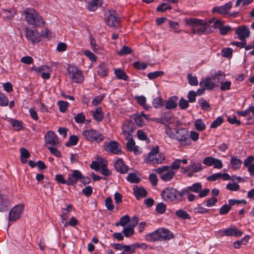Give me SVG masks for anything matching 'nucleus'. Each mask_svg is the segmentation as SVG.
I'll use <instances>...</instances> for the list:
<instances>
[{
	"mask_svg": "<svg viewBox=\"0 0 254 254\" xmlns=\"http://www.w3.org/2000/svg\"><path fill=\"white\" fill-rule=\"evenodd\" d=\"M184 192L187 191L183 190L179 191L172 187H167L161 192L163 199L166 201L181 202L185 200Z\"/></svg>",
	"mask_w": 254,
	"mask_h": 254,
	"instance_id": "nucleus-1",
	"label": "nucleus"
},
{
	"mask_svg": "<svg viewBox=\"0 0 254 254\" xmlns=\"http://www.w3.org/2000/svg\"><path fill=\"white\" fill-rule=\"evenodd\" d=\"M187 23L192 26L191 30L194 34H206L213 32V30L209 27V24L200 19L191 18L187 20Z\"/></svg>",
	"mask_w": 254,
	"mask_h": 254,
	"instance_id": "nucleus-2",
	"label": "nucleus"
},
{
	"mask_svg": "<svg viewBox=\"0 0 254 254\" xmlns=\"http://www.w3.org/2000/svg\"><path fill=\"white\" fill-rule=\"evenodd\" d=\"M25 19L28 23L35 27L44 25V21L41 16L32 8H27L24 11Z\"/></svg>",
	"mask_w": 254,
	"mask_h": 254,
	"instance_id": "nucleus-3",
	"label": "nucleus"
},
{
	"mask_svg": "<svg viewBox=\"0 0 254 254\" xmlns=\"http://www.w3.org/2000/svg\"><path fill=\"white\" fill-rule=\"evenodd\" d=\"M82 135L85 138L90 142L99 143L102 142L104 138V136L98 131L94 129H87L82 132Z\"/></svg>",
	"mask_w": 254,
	"mask_h": 254,
	"instance_id": "nucleus-4",
	"label": "nucleus"
},
{
	"mask_svg": "<svg viewBox=\"0 0 254 254\" xmlns=\"http://www.w3.org/2000/svg\"><path fill=\"white\" fill-rule=\"evenodd\" d=\"M175 139H177L180 143L184 146L190 144L191 140L189 137V131L185 128L176 129Z\"/></svg>",
	"mask_w": 254,
	"mask_h": 254,
	"instance_id": "nucleus-5",
	"label": "nucleus"
},
{
	"mask_svg": "<svg viewBox=\"0 0 254 254\" xmlns=\"http://www.w3.org/2000/svg\"><path fill=\"white\" fill-rule=\"evenodd\" d=\"M159 153V147L156 146L153 148L148 154L147 161L150 164H160L165 160V156L163 154H160L157 157Z\"/></svg>",
	"mask_w": 254,
	"mask_h": 254,
	"instance_id": "nucleus-6",
	"label": "nucleus"
},
{
	"mask_svg": "<svg viewBox=\"0 0 254 254\" xmlns=\"http://www.w3.org/2000/svg\"><path fill=\"white\" fill-rule=\"evenodd\" d=\"M106 22L111 27H118L119 26L120 18L116 11L112 9L108 10Z\"/></svg>",
	"mask_w": 254,
	"mask_h": 254,
	"instance_id": "nucleus-7",
	"label": "nucleus"
},
{
	"mask_svg": "<svg viewBox=\"0 0 254 254\" xmlns=\"http://www.w3.org/2000/svg\"><path fill=\"white\" fill-rule=\"evenodd\" d=\"M68 72L71 80L76 83H81L84 76L81 70L74 66L70 65L68 68Z\"/></svg>",
	"mask_w": 254,
	"mask_h": 254,
	"instance_id": "nucleus-8",
	"label": "nucleus"
},
{
	"mask_svg": "<svg viewBox=\"0 0 254 254\" xmlns=\"http://www.w3.org/2000/svg\"><path fill=\"white\" fill-rule=\"evenodd\" d=\"M104 149L115 154H119L121 153V146L119 143L116 141H110L106 142L104 145Z\"/></svg>",
	"mask_w": 254,
	"mask_h": 254,
	"instance_id": "nucleus-9",
	"label": "nucleus"
},
{
	"mask_svg": "<svg viewBox=\"0 0 254 254\" xmlns=\"http://www.w3.org/2000/svg\"><path fill=\"white\" fill-rule=\"evenodd\" d=\"M25 31L26 37L32 43H38L41 41V35L37 30L25 28Z\"/></svg>",
	"mask_w": 254,
	"mask_h": 254,
	"instance_id": "nucleus-10",
	"label": "nucleus"
},
{
	"mask_svg": "<svg viewBox=\"0 0 254 254\" xmlns=\"http://www.w3.org/2000/svg\"><path fill=\"white\" fill-rule=\"evenodd\" d=\"M24 209V205L19 204L14 206L9 213V221H15L20 218Z\"/></svg>",
	"mask_w": 254,
	"mask_h": 254,
	"instance_id": "nucleus-11",
	"label": "nucleus"
},
{
	"mask_svg": "<svg viewBox=\"0 0 254 254\" xmlns=\"http://www.w3.org/2000/svg\"><path fill=\"white\" fill-rule=\"evenodd\" d=\"M46 143L50 146H57L59 144V138L57 135L52 131H48L45 136Z\"/></svg>",
	"mask_w": 254,
	"mask_h": 254,
	"instance_id": "nucleus-12",
	"label": "nucleus"
},
{
	"mask_svg": "<svg viewBox=\"0 0 254 254\" xmlns=\"http://www.w3.org/2000/svg\"><path fill=\"white\" fill-rule=\"evenodd\" d=\"M235 33L240 40L243 41L250 37L251 32L247 26L242 25L237 28Z\"/></svg>",
	"mask_w": 254,
	"mask_h": 254,
	"instance_id": "nucleus-13",
	"label": "nucleus"
},
{
	"mask_svg": "<svg viewBox=\"0 0 254 254\" xmlns=\"http://www.w3.org/2000/svg\"><path fill=\"white\" fill-rule=\"evenodd\" d=\"M82 178L81 173L77 170L72 171V173L69 174L67 178V185L73 186L76 184L78 180Z\"/></svg>",
	"mask_w": 254,
	"mask_h": 254,
	"instance_id": "nucleus-14",
	"label": "nucleus"
},
{
	"mask_svg": "<svg viewBox=\"0 0 254 254\" xmlns=\"http://www.w3.org/2000/svg\"><path fill=\"white\" fill-rule=\"evenodd\" d=\"M134 129V123L130 120L126 121L122 126L123 133L128 138L130 135V132H133Z\"/></svg>",
	"mask_w": 254,
	"mask_h": 254,
	"instance_id": "nucleus-15",
	"label": "nucleus"
},
{
	"mask_svg": "<svg viewBox=\"0 0 254 254\" xmlns=\"http://www.w3.org/2000/svg\"><path fill=\"white\" fill-rule=\"evenodd\" d=\"M10 207V204L7 196L0 194V212L7 211Z\"/></svg>",
	"mask_w": 254,
	"mask_h": 254,
	"instance_id": "nucleus-16",
	"label": "nucleus"
},
{
	"mask_svg": "<svg viewBox=\"0 0 254 254\" xmlns=\"http://www.w3.org/2000/svg\"><path fill=\"white\" fill-rule=\"evenodd\" d=\"M232 3L231 2L226 3L223 5L221 6H216L213 8V11L214 12H217L221 14H227L231 8Z\"/></svg>",
	"mask_w": 254,
	"mask_h": 254,
	"instance_id": "nucleus-17",
	"label": "nucleus"
},
{
	"mask_svg": "<svg viewBox=\"0 0 254 254\" xmlns=\"http://www.w3.org/2000/svg\"><path fill=\"white\" fill-rule=\"evenodd\" d=\"M243 233L238 230L235 227H231L230 228H226L223 231L222 236H240L242 235Z\"/></svg>",
	"mask_w": 254,
	"mask_h": 254,
	"instance_id": "nucleus-18",
	"label": "nucleus"
},
{
	"mask_svg": "<svg viewBox=\"0 0 254 254\" xmlns=\"http://www.w3.org/2000/svg\"><path fill=\"white\" fill-rule=\"evenodd\" d=\"M160 241H167L173 239L174 237L173 234L168 229L164 228H160Z\"/></svg>",
	"mask_w": 254,
	"mask_h": 254,
	"instance_id": "nucleus-19",
	"label": "nucleus"
},
{
	"mask_svg": "<svg viewBox=\"0 0 254 254\" xmlns=\"http://www.w3.org/2000/svg\"><path fill=\"white\" fill-rule=\"evenodd\" d=\"M114 167L117 171L122 174L127 173L128 170L127 166L125 164L122 158L118 159L114 163Z\"/></svg>",
	"mask_w": 254,
	"mask_h": 254,
	"instance_id": "nucleus-20",
	"label": "nucleus"
},
{
	"mask_svg": "<svg viewBox=\"0 0 254 254\" xmlns=\"http://www.w3.org/2000/svg\"><path fill=\"white\" fill-rule=\"evenodd\" d=\"M133 194L137 200H139L141 197H145L147 195V191L143 188L135 186L133 188Z\"/></svg>",
	"mask_w": 254,
	"mask_h": 254,
	"instance_id": "nucleus-21",
	"label": "nucleus"
},
{
	"mask_svg": "<svg viewBox=\"0 0 254 254\" xmlns=\"http://www.w3.org/2000/svg\"><path fill=\"white\" fill-rule=\"evenodd\" d=\"M160 228L145 235L146 240L150 242L160 241Z\"/></svg>",
	"mask_w": 254,
	"mask_h": 254,
	"instance_id": "nucleus-22",
	"label": "nucleus"
},
{
	"mask_svg": "<svg viewBox=\"0 0 254 254\" xmlns=\"http://www.w3.org/2000/svg\"><path fill=\"white\" fill-rule=\"evenodd\" d=\"M202 189V186L200 183H196L193 184L192 186H189L186 188L183 189V190L187 191V192H184L185 193H188L189 191H192L195 193L200 192Z\"/></svg>",
	"mask_w": 254,
	"mask_h": 254,
	"instance_id": "nucleus-23",
	"label": "nucleus"
},
{
	"mask_svg": "<svg viewBox=\"0 0 254 254\" xmlns=\"http://www.w3.org/2000/svg\"><path fill=\"white\" fill-rule=\"evenodd\" d=\"M201 87H203L207 90H211L214 87V83L211 81V79L206 77L203 79L199 83Z\"/></svg>",
	"mask_w": 254,
	"mask_h": 254,
	"instance_id": "nucleus-24",
	"label": "nucleus"
},
{
	"mask_svg": "<svg viewBox=\"0 0 254 254\" xmlns=\"http://www.w3.org/2000/svg\"><path fill=\"white\" fill-rule=\"evenodd\" d=\"M230 163L231 168L233 170H236L241 167L242 162L241 159L238 158L237 156H232Z\"/></svg>",
	"mask_w": 254,
	"mask_h": 254,
	"instance_id": "nucleus-25",
	"label": "nucleus"
},
{
	"mask_svg": "<svg viewBox=\"0 0 254 254\" xmlns=\"http://www.w3.org/2000/svg\"><path fill=\"white\" fill-rule=\"evenodd\" d=\"M94 119L97 122H101L103 118L104 115L101 107H98L94 111H92Z\"/></svg>",
	"mask_w": 254,
	"mask_h": 254,
	"instance_id": "nucleus-26",
	"label": "nucleus"
},
{
	"mask_svg": "<svg viewBox=\"0 0 254 254\" xmlns=\"http://www.w3.org/2000/svg\"><path fill=\"white\" fill-rule=\"evenodd\" d=\"M178 98L177 96H173L169 98L166 103L165 108L167 109H175L177 106V100Z\"/></svg>",
	"mask_w": 254,
	"mask_h": 254,
	"instance_id": "nucleus-27",
	"label": "nucleus"
},
{
	"mask_svg": "<svg viewBox=\"0 0 254 254\" xmlns=\"http://www.w3.org/2000/svg\"><path fill=\"white\" fill-rule=\"evenodd\" d=\"M30 155L28 150L25 148H20V161L22 163L25 164Z\"/></svg>",
	"mask_w": 254,
	"mask_h": 254,
	"instance_id": "nucleus-28",
	"label": "nucleus"
},
{
	"mask_svg": "<svg viewBox=\"0 0 254 254\" xmlns=\"http://www.w3.org/2000/svg\"><path fill=\"white\" fill-rule=\"evenodd\" d=\"M114 73L119 79H122L126 81L128 79V76L126 72L120 68H116L114 70Z\"/></svg>",
	"mask_w": 254,
	"mask_h": 254,
	"instance_id": "nucleus-29",
	"label": "nucleus"
},
{
	"mask_svg": "<svg viewBox=\"0 0 254 254\" xmlns=\"http://www.w3.org/2000/svg\"><path fill=\"white\" fill-rule=\"evenodd\" d=\"M175 174V172L170 169L169 170H168L161 176V178L163 181L165 182L169 181L173 178Z\"/></svg>",
	"mask_w": 254,
	"mask_h": 254,
	"instance_id": "nucleus-30",
	"label": "nucleus"
},
{
	"mask_svg": "<svg viewBox=\"0 0 254 254\" xmlns=\"http://www.w3.org/2000/svg\"><path fill=\"white\" fill-rule=\"evenodd\" d=\"M102 0H92L88 3L87 8L89 11H94L97 9V7L101 5Z\"/></svg>",
	"mask_w": 254,
	"mask_h": 254,
	"instance_id": "nucleus-31",
	"label": "nucleus"
},
{
	"mask_svg": "<svg viewBox=\"0 0 254 254\" xmlns=\"http://www.w3.org/2000/svg\"><path fill=\"white\" fill-rule=\"evenodd\" d=\"M176 215L179 218L183 220L190 219L191 218L188 212L183 209H179L175 212Z\"/></svg>",
	"mask_w": 254,
	"mask_h": 254,
	"instance_id": "nucleus-32",
	"label": "nucleus"
},
{
	"mask_svg": "<svg viewBox=\"0 0 254 254\" xmlns=\"http://www.w3.org/2000/svg\"><path fill=\"white\" fill-rule=\"evenodd\" d=\"M130 217L128 215H126L121 217L120 221L116 222L115 225L116 226H119V225L125 226L130 221Z\"/></svg>",
	"mask_w": 254,
	"mask_h": 254,
	"instance_id": "nucleus-33",
	"label": "nucleus"
},
{
	"mask_svg": "<svg viewBox=\"0 0 254 254\" xmlns=\"http://www.w3.org/2000/svg\"><path fill=\"white\" fill-rule=\"evenodd\" d=\"M190 166V170L192 173L198 172L203 170L202 165L200 163L191 162Z\"/></svg>",
	"mask_w": 254,
	"mask_h": 254,
	"instance_id": "nucleus-34",
	"label": "nucleus"
},
{
	"mask_svg": "<svg viewBox=\"0 0 254 254\" xmlns=\"http://www.w3.org/2000/svg\"><path fill=\"white\" fill-rule=\"evenodd\" d=\"M195 128L198 131H202L206 128L205 124L200 119H197L194 122Z\"/></svg>",
	"mask_w": 254,
	"mask_h": 254,
	"instance_id": "nucleus-35",
	"label": "nucleus"
},
{
	"mask_svg": "<svg viewBox=\"0 0 254 254\" xmlns=\"http://www.w3.org/2000/svg\"><path fill=\"white\" fill-rule=\"evenodd\" d=\"M79 140V138L76 135H70L69 138V141L66 143L65 145L66 146H70L72 145H75Z\"/></svg>",
	"mask_w": 254,
	"mask_h": 254,
	"instance_id": "nucleus-36",
	"label": "nucleus"
},
{
	"mask_svg": "<svg viewBox=\"0 0 254 254\" xmlns=\"http://www.w3.org/2000/svg\"><path fill=\"white\" fill-rule=\"evenodd\" d=\"M11 124L16 130H20L23 128V123L21 121L16 120H12Z\"/></svg>",
	"mask_w": 254,
	"mask_h": 254,
	"instance_id": "nucleus-37",
	"label": "nucleus"
},
{
	"mask_svg": "<svg viewBox=\"0 0 254 254\" xmlns=\"http://www.w3.org/2000/svg\"><path fill=\"white\" fill-rule=\"evenodd\" d=\"M135 99L136 100L137 103L141 106H142L144 109L147 110L149 109V107L146 106L145 105L146 103V98L143 96H136L135 97Z\"/></svg>",
	"mask_w": 254,
	"mask_h": 254,
	"instance_id": "nucleus-38",
	"label": "nucleus"
},
{
	"mask_svg": "<svg viewBox=\"0 0 254 254\" xmlns=\"http://www.w3.org/2000/svg\"><path fill=\"white\" fill-rule=\"evenodd\" d=\"M97 72L100 76L105 77L107 75L108 70L105 65L103 64L99 66Z\"/></svg>",
	"mask_w": 254,
	"mask_h": 254,
	"instance_id": "nucleus-39",
	"label": "nucleus"
},
{
	"mask_svg": "<svg viewBox=\"0 0 254 254\" xmlns=\"http://www.w3.org/2000/svg\"><path fill=\"white\" fill-rule=\"evenodd\" d=\"M164 100L159 97L155 98L153 99L152 104L154 108L157 109L164 106Z\"/></svg>",
	"mask_w": 254,
	"mask_h": 254,
	"instance_id": "nucleus-40",
	"label": "nucleus"
},
{
	"mask_svg": "<svg viewBox=\"0 0 254 254\" xmlns=\"http://www.w3.org/2000/svg\"><path fill=\"white\" fill-rule=\"evenodd\" d=\"M72 206L70 204H68L66 208H62L63 213L61 215V217L62 218V223H64V221H66L67 219V217L66 216V213L71 211L72 210Z\"/></svg>",
	"mask_w": 254,
	"mask_h": 254,
	"instance_id": "nucleus-41",
	"label": "nucleus"
},
{
	"mask_svg": "<svg viewBox=\"0 0 254 254\" xmlns=\"http://www.w3.org/2000/svg\"><path fill=\"white\" fill-rule=\"evenodd\" d=\"M134 228L128 225L127 227H125L123 229V232L124 235L126 237H128L132 236L134 234Z\"/></svg>",
	"mask_w": 254,
	"mask_h": 254,
	"instance_id": "nucleus-42",
	"label": "nucleus"
},
{
	"mask_svg": "<svg viewBox=\"0 0 254 254\" xmlns=\"http://www.w3.org/2000/svg\"><path fill=\"white\" fill-rule=\"evenodd\" d=\"M225 77V74L224 72H222L221 71H218L217 74H216L213 78V79L214 81L217 82V83L221 82H222L224 79Z\"/></svg>",
	"mask_w": 254,
	"mask_h": 254,
	"instance_id": "nucleus-43",
	"label": "nucleus"
},
{
	"mask_svg": "<svg viewBox=\"0 0 254 254\" xmlns=\"http://www.w3.org/2000/svg\"><path fill=\"white\" fill-rule=\"evenodd\" d=\"M132 52V50L129 47L124 46L120 51H118V54L120 56L128 55L131 54Z\"/></svg>",
	"mask_w": 254,
	"mask_h": 254,
	"instance_id": "nucleus-44",
	"label": "nucleus"
},
{
	"mask_svg": "<svg viewBox=\"0 0 254 254\" xmlns=\"http://www.w3.org/2000/svg\"><path fill=\"white\" fill-rule=\"evenodd\" d=\"M127 179L131 183H138L140 182V179L134 173H129Z\"/></svg>",
	"mask_w": 254,
	"mask_h": 254,
	"instance_id": "nucleus-45",
	"label": "nucleus"
},
{
	"mask_svg": "<svg viewBox=\"0 0 254 254\" xmlns=\"http://www.w3.org/2000/svg\"><path fill=\"white\" fill-rule=\"evenodd\" d=\"M135 253L133 245H126L121 254H132Z\"/></svg>",
	"mask_w": 254,
	"mask_h": 254,
	"instance_id": "nucleus-46",
	"label": "nucleus"
},
{
	"mask_svg": "<svg viewBox=\"0 0 254 254\" xmlns=\"http://www.w3.org/2000/svg\"><path fill=\"white\" fill-rule=\"evenodd\" d=\"M3 11L7 13L5 17L6 19L9 20L12 19L17 13L16 10L14 8H11L9 10L4 9Z\"/></svg>",
	"mask_w": 254,
	"mask_h": 254,
	"instance_id": "nucleus-47",
	"label": "nucleus"
},
{
	"mask_svg": "<svg viewBox=\"0 0 254 254\" xmlns=\"http://www.w3.org/2000/svg\"><path fill=\"white\" fill-rule=\"evenodd\" d=\"M216 159L211 156L207 157L203 159L202 163L207 166H211L213 165Z\"/></svg>",
	"mask_w": 254,
	"mask_h": 254,
	"instance_id": "nucleus-48",
	"label": "nucleus"
},
{
	"mask_svg": "<svg viewBox=\"0 0 254 254\" xmlns=\"http://www.w3.org/2000/svg\"><path fill=\"white\" fill-rule=\"evenodd\" d=\"M163 71H156L152 72H149L147 74V77L150 79H155L159 76H160L164 74Z\"/></svg>",
	"mask_w": 254,
	"mask_h": 254,
	"instance_id": "nucleus-49",
	"label": "nucleus"
},
{
	"mask_svg": "<svg viewBox=\"0 0 254 254\" xmlns=\"http://www.w3.org/2000/svg\"><path fill=\"white\" fill-rule=\"evenodd\" d=\"M189 84L192 86H196L198 84V80L195 76H193L190 73L187 75Z\"/></svg>",
	"mask_w": 254,
	"mask_h": 254,
	"instance_id": "nucleus-50",
	"label": "nucleus"
},
{
	"mask_svg": "<svg viewBox=\"0 0 254 254\" xmlns=\"http://www.w3.org/2000/svg\"><path fill=\"white\" fill-rule=\"evenodd\" d=\"M58 105L59 106V110L60 112L64 113L67 109L68 103L67 102L64 101H59L58 102Z\"/></svg>",
	"mask_w": 254,
	"mask_h": 254,
	"instance_id": "nucleus-51",
	"label": "nucleus"
},
{
	"mask_svg": "<svg viewBox=\"0 0 254 254\" xmlns=\"http://www.w3.org/2000/svg\"><path fill=\"white\" fill-rule=\"evenodd\" d=\"M105 202L106 207L108 210H112L114 208V205L113 203L111 197H107L105 200Z\"/></svg>",
	"mask_w": 254,
	"mask_h": 254,
	"instance_id": "nucleus-52",
	"label": "nucleus"
},
{
	"mask_svg": "<svg viewBox=\"0 0 254 254\" xmlns=\"http://www.w3.org/2000/svg\"><path fill=\"white\" fill-rule=\"evenodd\" d=\"M166 210V205L163 202H160L157 204L156 207V211L160 213H164Z\"/></svg>",
	"mask_w": 254,
	"mask_h": 254,
	"instance_id": "nucleus-53",
	"label": "nucleus"
},
{
	"mask_svg": "<svg viewBox=\"0 0 254 254\" xmlns=\"http://www.w3.org/2000/svg\"><path fill=\"white\" fill-rule=\"evenodd\" d=\"M223 121L222 117H219L211 123L210 127L211 128H216L223 123Z\"/></svg>",
	"mask_w": 254,
	"mask_h": 254,
	"instance_id": "nucleus-54",
	"label": "nucleus"
},
{
	"mask_svg": "<svg viewBox=\"0 0 254 254\" xmlns=\"http://www.w3.org/2000/svg\"><path fill=\"white\" fill-rule=\"evenodd\" d=\"M8 104V99L4 94V93L0 92V106H6Z\"/></svg>",
	"mask_w": 254,
	"mask_h": 254,
	"instance_id": "nucleus-55",
	"label": "nucleus"
},
{
	"mask_svg": "<svg viewBox=\"0 0 254 254\" xmlns=\"http://www.w3.org/2000/svg\"><path fill=\"white\" fill-rule=\"evenodd\" d=\"M172 7L171 5L166 3H162L160 4L157 8V11L164 12L167 9H171Z\"/></svg>",
	"mask_w": 254,
	"mask_h": 254,
	"instance_id": "nucleus-56",
	"label": "nucleus"
},
{
	"mask_svg": "<svg viewBox=\"0 0 254 254\" xmlns=\"http://www.w3.org/2000/svg\"><path fill=\"white\" fill-rule=\"evenodd\" d=\"M74 120L77 123H83L85 121V117L83 113L78 114L75 117Z\"/></svg>",
	"mask_w": 254,
	"mask_h": 254,
	"instance_id": "nucleus-57",
	"label": "nucleus"
},
{
	"mask_svg": "<svg viewBox=\"0 0 254 254\" xmlns=\"http://www.w3.org/2000/svg\"><path fill=\"white\" fill-rule=\"evenodd\" d=\"M134 68L138 70H143L147 67V64L144 63H140L139 62H135L133 64Z\"/></svg>",
	"mask_w": 254,
	"mask_h": 254,
	"instance_id": "nucleus-58",
	"label": "nucleus"
},
{
	"mask_svg": "<svg viewBox=\"0 0 254 254\" xmlns=\"http://www.w3.org/2000/svg\"><path fill=\"white\" fill-rule=\"evenodd\" d=\"M231 207L230 205L225 204L220 209L219 213L221 215H225L231 210Z\"/></svg>",
	"mask_w": 254,
	"mask_h": 254,
	"instance_id": "nucleus-59",
	"label": "nucleus"
},
{
	"mask_svg": "<svg viewBox=\"0 0 254 254\" xmlns=\"http://www.w3.org/2000/svg\"><path fill=\"white\" fill-rule=\"evenodd\" d=\"M179 105L181 109L185 110L189 107V104L187 100L182 98L179 102Z\"/></svg>",
	"mask_w": 254,
	"mask_h": 254,
	"instance_id": "nucleus-60",
	"label": "nucleus"
},
{
	"mask_svg": "<svg viewBox=\"0 0 254 254\" xmlns=\"http://www.w3.org/2000/svg\"><path fill=\"white\" fill-rule=\"evenodd\" d=\"M233 50L230 48H225L222 51V56L224 57L229 58L232 55Z\"/></svg>",
	"mask_w": 254,
	"mask_h": 254,
	"instance_id": "nucleus-61",
	"label": "nucleus"
},
{
	"mask_svg": "<svg viewBox=\"0 0 254 254\" xmlns=\"http://www.w3.org/2000/svg\"><path fill=\"white\" fill-rule=\"evenodd\" d=\"M165 132L170 138L175 139V134L173 132L172 128L167 125H165Z\"/></svg>",
	"mask_w": 254,
	"mask_h": 254,
	"instance_id": "nucleus-62",
	"label": "nucleus"
},
{
	"mask_svg": "<svg viewBox=\"0 0 254 254\" xmlns=\"http://www.w3.org/2000/svg\"><path fill=\"white\" fill-rule=\"evenodd\" d=\"M196 96V93L193 90L190 91L188 94V98L189 102L193 103L195 101V97Z\"/></svg>",
	"mask_w": 254,
	"mask_h": 254,
	"instance_id": "nucleus-63",
	"label": "nucleus"
},
{
	"mask_svg": "<svg viewBox=\"0 0 254 254\" xmlns=\"http://www.w3.org/2000/svg\"><path fill=\"white\" fill-rule=\"evenodd\" d=\"M134 120L136 124L138 126L142 127L144 124V122L142 120L141 116L139 115H135L134 117Z\"/></svg>",
	"mask_w": 254,
	"mask_h": 254,
	"instance_id": "nucleus-64",
	"label": "nucleus"
}]
</instances>
